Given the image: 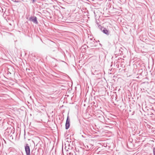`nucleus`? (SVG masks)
<instances>
[{"mask_svg":"<svg viewBox=\"0 0 155 155\" xmlns=\"http://www.w3.org/2000/svg\"><path fill=\"white\" fill-rule=\"evenodd\" d=\"M99 27L101 29V31L104 34H106L107 35H109L110 33V31L106 28L102 27L101 25L99 26Z\"/></svg>","mask_w":155,"mask_h":155,"instance_id":"f257e3e1","label":"nucleus"},{"mask_svg":"<svg viewBox=\"0 0 155 155\" xmlns=\"http://www.w3.org/2000/svg\"><path fill=\"white\" fill-rule=\"evenodd\" d=\"M29 20L31 21L33 23L35 24H38V22L37 20V18L35 16H31V17H30L29 18Z\"/></svg>","mask_w":155,"mask_h":155,"instance_id":"f03ea898","label":"nucleus"},{"mask_svg":"<svg viewBox=\"0 0 155 155\" xmlns=\"http://www.w3.org/2000/svg\"><path fill=\"white\" fill-rule=\"evenodd\" d=\"M25 149L26 155H30V149L29 145L28 143L25 146Z\"/></svg>","mask_w":155,"mask_h":155,"instance_id":"7ed1b4c3","label":"nucleus"},{"mask_svg":"<svg viewBox=\"0 0 155 155\" xmlns=\"http://www.w3.org/2000/svg\"><path fill=\"white\" fill-rule=\"evenodd\" d=\"M13 129L12 128H7L5 130V134L7 135H10L11 134H13L14 133L15 130H13V132H12Z\"/></svg>","mask_w":155,"mask_h":155,"instance_id":"20e7f679","label":"nucleus"},{"mask_svg":"<svg viewBox=\"0 0 155 155\" xmlns=\"http://www.w3.org/2000/svg\"><path fill=\"white\" fill-rule=\"evenodd\" d=\"M70 126V119L69 118V117L68 116L67 117L66 124H65V129L66 130L68 129Z\"/></svg>","mask_w":155,"mask_h":155,"instance_id":"39448f33","label":"nucleus"},{"mask_svg":"<svg viewBox=\"0 0 155 155\" xmlns=\"http://www.w3.org/2000/svg\"><path fill=\"white\" fill-rule=\"evenodd\" d=\"M67 155H80V153L78 151L76 150V151H74L72 150L69 152L68 153H67Z\"/></svg>","mask_w":155,"mask_h":155,"instance_id":"423d86ee","label":"nucleus"},{"mask_svg":"<svg viewBox=\"0 0 155 155\" xmlns=\"http://www.w3.org/2000/svg\"><path fill=\"white\" fill-rule=\"evenodd\" d=\"M51 50L52 51H55L56 53H58V49L56 47L54 48H52L51 49Z\"/></svg>","mask_w":155,"mask_h":155,"instance_id":"0eeeda50","label":"nucleus"},{"mask_svg":"<svg viewBox=\"0 0 155 155\" xmlns=\"http://www.w3.org/2000/svg\"><path fill=\"white\" fill-rule=\"evenodd\" d=\"M88 47L86 45H83L81 47V49H84V51L85 50H86V48Z\"/></svg>","mask_w":155,"mask_h":155,"instance_id":"6e6552de","label":"nucleus"},{"mask_svg":"<svg viewBox=\"0 0 155 155\" xmlns=\"http://www.w3.org/2000/svg\"><path fill=\"white\" fill-rule=\"evenodd\" d=\"M153 155H155V147L153 148Z\"/></svg>","mask_w":155,"mask_h":155,"instance_id":"1a4fd4ad","label":"nucleus"},{"mask_svg":"<svg viewBox=\"0 0 155 155\" xmlns=\"http://www.w3.org/2000/svg\"><path fill=\"white\" fill-rule=\"evenodd\" d=\"M119 52L120 54H121L122 53V51H121V49H119Z\"/></svg>","mask_w":155,"mask_h":155,"instance_id":"9d476101","label":"nucleus"},{"mask_svg":"<svg viewBox=\"0 0 155 155\" xmlns=\"http://www.w3.org/2000/svg\"><path fill=\"white\" fill-rule=\"evenodd\" d=\"M147 127L149 128H150V127H151V126L150 125H147Z\"/></svg>","mask_w":155,"mask_h":155,"instance_id":"9b49d317","label":"nucleus"},{"mask_svg":"<svg viewBox=\"0 0 155 155\" xmlns=\"http://www.w3.org/2000/svg\"><path fill=\"white\" fill-rule=\"evenodd\" d=\"M36 1V0H32V3H34Z\"/></svg>","mask_w":155,"mask_h":155,"instance_id":"f8f14e48","label":"nucleus"},{"mask_svg":"<svg viewBox=\"0 0 155 155\" xmlns=\"http://www.w3.org/2000/svg\"><path fill=\"white\" fill-rule=\"evenodd\" d=\"M139 74H137V76L138 75V76H137V77H136V78H140V77H139Z\"/></svg>","mask_w":155,"mask_h":155,"instance_id":"ddd939ff","label":"nucleus"},{"mask_svg":"<svg viewBox=\"0 0 155 155\" xmlns=\"http://www.w3.org/2000/svg\"><path fill=\"white\" fill-rule=\"evenodd\" d=\"M12 133L10 135H9V136H10V137H12Z\"/></svg>","mask_w":155,"mask_h":155,"instance_id":"4468645a","label":"nucleus"},{"mask_svg":"<svg viewBox=\"0 0 155 155\" xmlns=\"http://www.w3.org/2000/svg\"><path fill=\"white\" fill-rule=\"evenodd\" d=\"M14 2H19L18 1L15 0L14 1Z\"/></svg>","mask_w":155,"mask_h":155,"instance_id":"2eb2a0df","label":"nucleus"},{"mask_svg":"<svg viewBox=\"0 0 155 155\" xmlns=\"http://www.w3.org/2000/svg\"><path fill=\"white\" fill-rule=\"evenodd\" d=\"M99 117H102V118H103V119L104 118V117H103V116H102V115L101 116H101H99Z\"/></svg>","mask_w":155,"mask_h":155,"instance_id":"dca6fc26","label":"nucleus"},{"mask_svg":"<svg viewBox=\"0 0 155 155\" xmlns=\"http://www.w3.org/2000/svg\"><path fill=\"white\" fill-rule=\"evenodd\" d=\"M66 148H67V147H66V148H65V150H66L67 151H68V150H67V149H66Z\"/></svg>","mask_w":155,"mask_h":155,"instance_id":"f3484780","label":"nucleus"},{"mask_svg":"<svg viewBox=\"0 0 155 155\" xmlns=\"http://www.w3.org/2000/svg\"><path fill=\"white\" fill-rule=\"evenodd\" d=\"M1 120V118L0 117V120Z\"/></svg>","mask_w":155,"mask_h":155,"instance_id":"a211bd4d","label":"nucleus"}]
</instances>
